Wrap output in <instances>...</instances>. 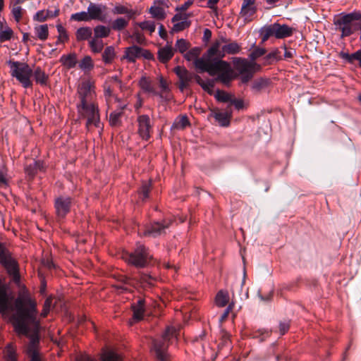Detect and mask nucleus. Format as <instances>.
<instances>
[{
	"label": "nucleus",
	"instance_id": "obj_1",
	"mask_svg": "<svg viewBox=\"0 0 361 361\" xmlns=\"http://www.w3.org/2000/svg\"><path fill=\"white\" fill-rule=\"evenodd\" d=\"M14 310L11 319L15 330L18 334L30 337L26 350L30 361H41L37 350L40 325L36 302L27 294L20 295L15 301Z\"/></svg>",
	"mask_w": 361,
	"mask_h": 361
},
{
	"label": "nucleus",
	"instance_id": "obj_2",
	"mask_svg": "<svg viewBox=\"0 0 361 361\" xmlns=\"http://www.w3.org/2000/svg\"><path fill=\"white\" fill-rule=\"evenodd\" d=\"M197 66L212 76L219 74L217 78L224 84L228 85L233 78L229 63L219 59L209 61L199 60Z\"/></svg>",
	"mask_w": 361,
	"mask_h": 361
},
{
	"label": "nucleus",
	"instance_id": "obj_3",
	"mask_svg": "<svg viewBox=\"0 0 361 361\" xmlns=\"http://www.w3.org/2000/svg\"><path fill=\"white\" fill-rule=\"evenodd\" d=\"M176 334L177 331L176 328L169 326L162 334L161 338L153 340L152 350L154 353L158 361H170L167 348L170 339L173 337H176Z\"/></svg>",
	"mask_w": 361,
	"mask_h": 361
},
{
	"label": "nucleus",
	"instance_id": "obj_4",
	"mask_svg": "<svg viewBox=\"0 0 361 361\" xmlns=\"http://www.w3.org/2000/svg\"><path fill=\"white\" fill-rule=\"evenodd\" d=\"M122 258L128 263L137 268H142L148 265L152 255L145 245L137 243L135 250L132 252H125Z\"/></svg>",
	"mask_w": 361,
	"mask_h": 361
},
{
	"label": "nucleus",
	"instance_id": "obj_5",
	"mask_svg": "<svg viewBox=\"0 0 361 361\" xmlns=\"http://www.w3.org/2000/svg\"><path fill=\"white\" fill-rule=\"evenodd\" d=\"M8 64L10 67V73L12 77L16 78L25 88L32 86L30 78L32 75V70L27 63L9 61Z\"/></svg>",
	"mask_w": 361,
	"mask_h": 361
},
{
	"label": "nucleus",
	"instance_id": "obj_6",
	"mask_svg": "<svg viewBox=\"0 0 361 361\" xmlns=\"http://www.w3.org/2000/svg\"><path fill=\"white\" fill-rule=\"evenodd\" d=\"M81 117L86 118V128L90 130L92 127L100 128V118L98 106L94 104H89L78 107Z\"/></svg>",
	"mask_w": 361,
	"mask_h": 361
},
{
	"label": "nucleus",
	"instance_id": "obj_7",
	"mask_svg": "<svg viewBox=\"0 0 361 361\" xmlns=\"http://www.w3.org/2000/svg\"><path fill=\"white\" fill-rule=\"evenodd\" d=\"M77 93L80 102L78 107L94 103L93 100L96 96L94 82L90 80H83L78 85Z\"/></svg>",
	"mask_w": 361,
	"mask_h": 361
},
{
	"label": "nucleus",
	"instance_id": "obj_8",
	"mask_svg": "<svg viewBox=\"0 0 361 361\" xmlns=\"http://www.w3.org/2000/svg\"><path fill=\"white\" fill-rule=\"evenodd\" d=\"M0 263L3 264L13 276V279L18 283L20 281V276L18 271L16 262L11 257V255L3 243H0Z\"/></svg>",
	"mask_w": 361,
	"mask_h": 361
},
{
	"label": "nucleus",
	"instance_id": "obj_9",
	"mask_svg": "<svg viewBox=\"0 0 361 361\" xmlns=\"http://www.w3.org/2000/svg\"><path fill=\"white\" fill-rule=\"evenodd\" d=\"M257 66L256 63L246 59H237L235 61V68L241 75L243 83H247L252 78Z\"/></svg>",
	"mask_w": 361,
	"mask_h": 361
},
{
	"label": "nucleus",
	"instance_id": "obj_10",
	"mask_svg": "<svg viewBox=\"0 0 361 361\" xmlns=\"http://www.w3.org/2000/svg\"><path fill=\"white\" fill-rule=\"evenodd\" d=\"M171 221L164 220L163 223L154 221L149 226H145L138 229V233L140 236L157 237L161 235L166 228H167Z\"/></svg>",
	"mask_w": 361,
	"mask_h": 361
},
{
	"label": "nucleus",
	"instance_id": "obj_11",
	"mask_svg": "<svg viewBox=\"0 0 361 361\" xmlns=\"http://www.w3.org/2000/svg\"><path fill=\"white\" fill-rule=\"evenodd\" d=\"M137 133L140 137L145 140H148L151 136L153 123L148 115L143 114L137 116Z\"/></svg>",
	"mask_w": 361,
	"mask_h": 361
},
{
	"label": "nucleus",
	"instance_id": "obj_12",
	"mask_svg": "<svg viewBox=\"0 0 361 361\" xmlns=\"http://www.w3.org/2000/svg\"><path fill=\"white\" fill-rule=\"evenodd\" d=\"M72 204V199L67 196H60L55 199L54 207L57 218H65L69 213Z\"/></svg>",
	"mask_w": 361,
	"mask_h": 361
},
{
	"label": "nucleus",
	"instance_id": "obj_13",
	"mask_svg": "<svg viewBox=\"0 0 361 361\" xmlns=\"http://www.w3.org/2000/svg\"><path fill=\"white\" fill-rule=\"evenodd\" d=\"M228 39L224 37L221 36L219 39H216L212 45L209 48V49L202 55V59L201 60L203 61H209L215 59L214 57L219 54V51H221L222 44L227 43Z\"/></svg>",
	"mask_w": 361,
	"mask_h": 361
},
{
	"label": "nucleus",
	"instance_id": "obj_14",
	"mask_svg": "<svg viewBox=\"0 0 361 361\" xmlns=\"http://www.w3.org/2000/svg\"><path fill=\"white\" fill-rule=\"evenodd\" d=\"M87 11L91 20L104 21L106 18V6L105 5L90 3L87 7Z\"/></svg>",
	"mask_w": 361,
	"mask_h": 361
},
{
	"label": "nucleus",
	"instance_id": "obj_15",
	"mask_svg": "<svg viewBox=\"0 0 361 361\" xmlns=\"http://www.w3.org/2000/svg\"><path fill=\"white\" fill-rule=\"evenodd\" d=\"M255 1L256 0L243 1L240 14L245 21H251L254 15L256 13L257 7L255 5Z\"/></svg>",
	"mask_w": 361,
	"mask_h": 361
},
{
	"label": "nucleus",
	"instance_id": "obj_16",
	"mask_svg": "<svg viewBox=\"0 0 361 361\" xmlns=\"http://www.w3.org/2000/svg\"><path fill=\"white\" fill-rule=\"evenodd\" d=\"M347 15H345L338 19L335 24L338 29L341 32V37L350 36L353 34V30L351 25V20Z\"/></svg>",
	"mask_w": 361,
	"mask_h": 361
},
{
	"label": "nucleus",
	"instance_id": "obj_17",
	"mask_svg": "<svg viewBox=\"0 0 361 361\" xmlns=\"http://www.w3.org/2000/svg\"><path fill=\"white\" fill-rule=\"evenodd\" d=\"M145 301L144 299H139L136 303L132 305V310L133 312V321L134 322L140 321L143 319L144 313L145 312Z\"/></svg>",
	"mask_w": 361,
	"mask_h": 361
},
{
	"label": "nucleus",
	"instance_id": "obj_18",
	"mask_svg": "<svg viewBox=\"0 0 361 361\" xmlns=\"http://www.w3.org/2000/svg\"><path fill=\"white\" fill-rule=\"evenodd\" d=\"M240 50V46L235 42L223 45L221 51L214 57V59H219L221 60L226 54H235Z\"/></svg>",
	"mask_w": 361,
	"mask_h": 361
},
{
	"label": "nucleus",
	"instance_id": "obj_19",
	"mask_svg": "<svg viewBox=\"0 0 361 361\" xmlns=\"http://www.w3.org/2000/svg\"><path fill=\"white\" fill-rule=\"evenodd\" d=\"M11 298L4 286H0V312L4 314L10 308Z\"/></svg>",
	"mask_w": 361,
	"mask_h": 361
},
{
	"label": "nucleus",
	"instance_id": "obj_20",
	"mask_svg": "<svg viewBox=\"0 0 361 361\" xmlns=\"http://www.w3.org/2000/svg\"><path fill=\"white\" fill-rule=\"evenodd\" d=\"M200 52L201 49L199 47H193L184 54V58L188 61H193V63L196 69L199 72L202 73L205 72V71L202 70L197 66V61L202 59V56L200 58L198 57Z\"/></svg>",
	"mask_w": 361,
	"mask_h": 361
},
{
	"label": "nucleus",
	"instance_id": "obj_21",
	"mask_svg": "<svg viewBox=\"0 0 361 361\" xmlns=\"http://www.w3.org/2000/svg\"><path fill=\"white\" fill-rule=\"evenodd\" d=\"M174 49L171 45L161 47L158 51V59L161 63H167L174 55Z\"/></svg>",
	"mask_w": 361,
	"mask_h": 361
},
{
	"label": "nucleus",
	"instance_id": "obj_22",
	"mask_svg": "<svg viewBox=\"0 0 361 361\" xmlns=\"http://www.w3.org/2000/svg\"><path fill=\"white\" fill-rule=\"evenodd\" d=\"M143 49L137 46L128 47L125 51L124 58L130 62H134L136 59L141 56Z\"/></svg>",
	"mask_w": 361,
	"mask_h": 361
},
{
	"label": "nucleus",
	"instance_id": "obj_23",
	"mask_svg": "<svg viewBox=\"0 0 361 361\" xmlns=\"http://www.w3.org/2000/svg\"><path fill=\"white\" fill-rule=\"evenodd\" d=\"M174 72L178 77L180 81H184L185 82H190L195 75L190 73L183 66H176L174 68Z\"/></svg>",
	"mask_w": 361,
	"mask_h": 361
},
{
	"label": "nucleus",
	"instance_id": "obj_24",
	"mask_svg": "<svg viewBox=\"0 0 361 361\" xmlns=\"http://www.w3.org/2000/svg\"><path fill=\"white\" fill-rule=\"evenodd\" d=\"M139 85L145 92L150 93L153 95L159 94V92H157L154 87L151 80L145 76H142L140 78Z\"/></svg>",
	"mask_w": 361,
	"mask_h": 361
},
{
	"label": "nucleus",
	"instance_id": "obj_25",
	"mask_svg": "<svg viewBox=\"0 0 361 361\" xmlns=\"http://www.w3.org/2000/svg\"><path fill=\"white\" fill-rule=\"evenodd\" d=\"M293 34V28L287 25L276 23V38L283 39L290 37Z\"/></svg>",
	"mask_w": 361,
	"mask_h": 361
},
{
	"label": "nucleus",
	"instance_id": "obj_26",
	"mask_svg": "<svg viewBox=\"0 0 361 361\" xmlns=\"http://www.w3.org/2000/svg\"><path fill=\"white\" fill-rule=\"evenodd\" d=\"M32 75L37 83L41 85H47L49 76L43 71L41 68L37 67L32 71Z\"/></svg>",
	"mask_w": 361,
	"mask_h": 361
},
{
	"label": "nucleus",
	"instance_id": "obj_27",
	"mask_svg": "<svg viewBox=\"0 0 361 361\" xmlns=\"http://www.w3.org/2000/svg\"><path fill=\"white\" fill-rule=\"evenodd\" d=\"M216 121H218L220 126L226 127L230 123V119L231 118V112H217L214 114Z\"/></svg>",
	"mask_w": 361,
	"mask_h": 361
},
{
	"label": "nucleus",
	"instance_id": "obj_28",
	"mask_svg": "<svg viewBox=\"0 0 361 361\" xmlns=\"http://www.w3.org/2000/svg\"><path fill=\"white\" fill-rule=\"evenodd\" d=\"M195 80L196 82L200 85L204 91L207 92L209 94H212V89L214 85V80H203L199 75H195Z\"/></svg>",
	"mask_w": 361,
	"mask_h": 361
},
{
	"label": "nucleus",
	"instance_id": "obj_29",
	"mask_svg": "<svg viewBox=\"0 0 361 361\" xmlns=\"http://www.w3.org/2000/svg\"><path fill=\"white\" fill-rule=\"evenodd\" d=\"M262 42L267 41L270 37H276V23L263 27L261 29Z\"/></svg>",
	"mask_w": 361,
	"mask_h": 361
},
{
	"label": "nucleus",
	"instance_id": "obj_30",
	"mask_svg": "<svg viewBox=\"0 0 361 361\" xmlns=\"http://www.w3.org/2000/svg\"><path fill=\"white\" fill-rule=\"evenodd\" d=\"M60 61L67 68H74L77 63L76 55L75 54L63 55L61 57Z\"/></svg>",
	"mask_w": 361,
	"mask_h": 361
},
{
	"label": "nucleus",
	"instance_id": "obj_31",
	"mask_svg": "<svg viewBox=\"0 0 361 361\" xmlns=\"http://www.w3.org/2000/svg\"><path fill=\"white\" fill-rule=\"evenodd\" d=\"M116 57L115 49L112 46L106 47L102 53V60L106 64L111 63Z\"/></svg>",
	"mask_w": 361,
	"mask_h": 361
},
{
	"label": "nucleus",
	"instance_id": "obj_32",
	"mask_svg": "<svg viewBox=\"0 0 361 361\" xmlns=\"http://www.w3.org/2000/svg\"><path fill=\"white\" fill-rule=\"evenodd\" d=\"M152 17L159 20L165 19L166 15L163 8L157 6L156 5L152 6L149 10Z\"/></svg>",
	"mask_w": 361,
	"mask_h": 361
},
{
	"label": "nucleus",
	"instance_id": "obj_33",
	"mask_svg": "<svg viewBox=\"0 0 361 361\" xmlns=\"http://www.w3.org/2000/svg\"><path fill=\"white\" fill-rule=\"evenodd\" d=\"M35 34L40 40L44 41L49 35V30L47 24L37 25L34 28Z\"/></svg>",
	"mask_w": 361,
	"mask_h": 361
},
{
	"label": "nucleus",
	"instance_id": "obj_34",
	"mask_svg": "<svg viewBox=\"0 0 361 361\" xmlns=\"http://www.w3.org/2000/svg\"><path fill=\"white\" fill-rule=\"evenodd\" d=\"M92 34V29L90 27H82L77 30L75 35L78 41H83L90 38Z\"/></svg>",
	"mask_w": 361,
	"mask_h": 361
},
{
	"label": "nucleus",
	"instance_id": "obj_35",
	"mask_svg": "<svg viewBox=\"0 0 361 361\" xmlns=\"http://www.w3.org/2000/svg\"><path fill=\"white\" fill-rule=\"evenodd\" d=\"M101 361H121V357L111 350H104L101 356Z\"/></svg>",
	"mask_w": 361,
	"mask_h": 361
},
{
	"label": "nucleus",
	"instance_id": "obj_36",
	"mask_svg": "<svg viewBox=\"0 0 361 361\" xmlns=\"http://www.w3.org/2000/svg\"><path fill=\"white\" fill-rule=\"evenodd\" d=\"M110 32L111 29L104 25H97L94 28V37L98 39L108 37Z\"/></svg>",
	"mask_w": 361,
	"mask_h": 361
},
{
	"label": "nucleus",
	"instance_id": "obj_37",
	"mask_svg": "<svg viewBox=\"0 0 361 361\" xmlns=\"http://www.w3.org/2000/svg\"><path fill=\"white\" fill-rule=\"evenodd\" d=\"M89 46L93 53H99L104 48V42L102 39L94 37L90 40Z\"/></svg>",
	"mask_w": 361,
	"mask_h": 361
},
{
	"label": "nucleus",
	"instance_id": "obj_38",
	"mask_svg": "<svg viewBox=\"0 0 361 361\" xmlns=\"http://www.w3.org/2000/svg\"><path fill=\"white\" fill-rule=\"evenodd\" d=\"M229 300V296L227 292L220 290L216 294L215 302L216 305L219 307H224L226 306Z\"/></svg>",
	"mask_w": 361,
	"mask_h": 361
},
{
	"label": "nucleus",
	"instance_id": "obj_39",
	"mask_svg": "<svg viewBox=\"0 0 361 361\" xmlns=\"http://www.w3.org/2000/svg\"><path fill=\"white\" fill-rule=\"evenodd\" d=\"M114 14H126L129 18L133 17L135 12L122 5H116L112 10Z\"/></svg>",
	"mask_w": 361,
	"mask_h": 361
},
{
	"label": "nucleus",
	"instance_id": "obj_40",
	"mask_svg": "<svg viewBox=\"0 0 361 361\" xmlns=\"http://www.w3.org/2000/svg\"><path fill=\"white\" fill-rule=\"evenodd\" d=\"M267 63H271L282 59L281 53L279 49H276L268 54L264 58Z\"/></svg>",
	"mask_w": 361,
	"mask_h": 361
},
{
	"label": "nucleus",
	"instance_id": "obj_41",
	"mask_svg": "<svg viewBox=\"0 0 361 361\" xmlns=\"http://www.w3.org/2000/svg\"><path fill=\"white\" fill-rule=\"evenodd\" d=\"M190 25V22L187 20V17H184V20L173 24L171 32H179L188 27Z\"/></svg>",
	"mask_w": 361,
	"mask_h": 361
},
{
	"label": "nucleus",
	"instance_id": "obj_42",
	"mask_svg": "<svg viewBox=\"0 0 361 361\" xmlns=\"http://www.w3.org/2000/svg\"><path fill=\"white\" fill-rule=\"evenodd\" d=\"M123 113L121 111L111 112L109 115V123L111 126H118L121 124V117Z\"/></svg>",
	"mask_w": 361,
	"mask_h": 361
},
{
	"label": "nucleus",
	"instance_id": "obj_43",
	"mask_svg": "<svg viewBox=\"0 0 361 361\" xmlns=\"http://www.w3.org/2000/svg\"><path fill=\"white\" fill-rule=\"evenodd\" d=\"M268 85V80L264 78L255 80L252 85V90L255 92H259L265 88Z\"/></svg>",
	"mask_w": 361,
	"mask_h": 361
},
{
	"label": "nucleus",
	"instance_id": "obj_44",
	"mask_svg": "<svg viewBox=\"0 0 361 361\" xmlns=\"http://www.w3.org/2000/svg\"><path fill=\"white\" fill-rule=\"evenodd\" d=\"M189 125V121L186 116H182L176 119L173 124V128L176 129H184Z\"/></svg>",
	"mask_w": 361,
	"mask_h": 361
},
{
	"label": "nucleus",
	"instance_id": "obj_45",
	"mask_svg": "<svg viewBox=\"0 0 361 361\" xmlns=\"http://www.w3.org/2000/svg\"><path fill=\"white\" fill-rule=\"evenodd\" d=\"M137 25L143 30L148 31L150 34L155 31L156 25L154 21L146 20L137 23Z\"/></svg>",
	"mask_w": 361,
	"mask_h": 361
},
{
	"label": "nucleus",
	"instance_id": "obj_46",
	"mask_svg": "<svg viewBox=\"0 0 361 361\" xmlns=\"http://www.w3.org/2000/svg\"><path fill=\"white\" fill-rule=\"evenodd\" d=\"M128 24V21L123 18L116 19L111 24V28L114 30H121Z\"/></svg>",
	"mask_w": 361,
	"mask_h": 361
},
{
	"label": "nucleus",
	"instance_id": "obj_47",
	"mask_svg": "<svg viewBox=\"0 0 361 361\" xmlns=\"http://www.w3.org/2000/svg\"><path fill=\"white\" fill-rule=\"evenodd\" d=\"M71 19L75 21H89L91 20L88 11H82L71 15Z\"/></svg>",
	"mask_w": 361,
	"mask_h": 361
},
{
	"label": "nucleus",
	"instance_id": "obj_48",
	"mask_svg": "<svg viewBox=\"0 0 361 361\" xmlns=\"http://www.w3.org/2000/svg\"><path fill=\"white\" fill-rule=\"evenodd\" d=\"M342 56L343 59L347 60L350 63H353L355 61H357L360 63L361 62V49L352 54L344 53L342 54Z\"/></svg>",
	"mask_w": 361,
	"mask_h": 361
},
{
	"label": "nucleus",
	"instance_id": "obj_49",
	"mask_svg": "<svg viewBox=\"0 0 361 361\" xmlns=\"http://www.w3.org/2000/svg\"><path fill=\"white\" fill-rule=\"evenodd\" d=\"M190 44L184 39H179L176 41L175 47L176 50L178 51L180 53H185L189 48Z\"/></svg>",
	"mask_w": 361,
	"mask_h": 361
},
{
	"label": "nucleus",
	"instance_id": "obj_50",
	"mask_svg": "<svg viewBox=\"0 0 361 361\" xmlns=\"http://www.w3.org/2000/svg\"><path fill=\"white\" fill-rule=\"evenodd\" d=\"M215 98L220 102H231L232 97L223 90H217L214 94Z\"/></svg>",
	"mask_w": 361,
	"mask_h": 361
},
{
	"label": "nucleus",
	"instance_id": "obj_51",
	"mask_svg": "<svg viewBox=\"0 0 361 361\" xmlns=\"http://www.w3.org/2000/svg\"><path fill=\"white\" fill-rule=\"evenodd\" d=\"M93 66L92 60L89 56H85L79 63V67L82 70H90Z\"/></svg>",
	"mask_w": 361,
	"mask_h": 361
},
{
	"label": "nucleus",
	"instance_id": "obj_52",
	"mask_svg": "<svg viewBox=\"0 0 361 361\" xmlns=\"http://www.w3.org/2000/svg\"><path fill=\"white\" fill-rule=\"evenodd\" d=\"M140 281L145 286H153L155 279L148 274L142 273L140 276Z\"/></svg>",
	"mask_w": 361,
	"mask_h": 361
},
{
	"label": "nucleus",
	"instance_id": "obj_53",
	"mask_svg": "<svg viewBox=\"0 0 361 361\" xmlns=\"http://www.w3.org/2000/svg\"><path fill=\"white\" fill-rule=\"evenodd\" d=\"M56 29L59 32L58 41L61 42H65L68 41V35L67 34L66 29L61 24L56 25Z\"/></svg>",
	"mask_w": 361,
	"mask_h": 361
},
{
	"label": "nucleus",
	"instance_id": "obj_54",
	"mask_svg": "<svg viewBox=\"0 0 361 361\" xmlns=\"http://www.w3.org/2000/svg\"><path fill=\"white\" fill-rule=\"evenodd\" d=\"M13 35V30L10 27L0 30V41L5 42L11 39Z\"/></svg>",
	"mask_w": 361,
	"mask_h": 361
},
{
	"label": "nucleus",
	"instance_id": "obj_55",
	"mask_svg": "<svg viewBox=\"0 0 361 361\" xmlns=\"http://www.w3.org/2000/svg\"><path fill=\"white\" fill-rule=\"evenodd\" d=\"M51 303H52V297L50 296L46 299V300L44 303L43 310L41 312V317H47V315L48 314V313L50 311Z\"/></svg>",
	"mask_w": 361,
	"mask_h": 361
},
{
	"label": "nucleus",
	"instance_id": "obj_56",
	"mask_svg": "<svg viewBox=\"0 0 361 361\" xmlns=\"http://www.w3.org/2000/svg\"><path fill=\"white\" fill-rule=\"evenodd\" d=\"M265 53L266 49L264 48L257 47L251 52V54H250V58L252 61H255L259 57L264 55Z\"/></svg>",
	"mask_w": 361,
	"mask_h": 361
},
{
	"label": "nucleus",
	"instance_id": "obj_57",
	"mask_svg": "<svg viewBox=\"0 0 361 361\" xmlns=\"http://www.w3.org/2000/svg\"><path fill=\"white\" fill-rule=\"evenodd\" d=\"M8 184L6 170L4 166L0 167V186H6Z\"/></svg>",
	"mask_w": 361,
	"mask_h": 361
},
{
	"label": "nucleus",
	"instance_id": "obj_58",
	"mask_svg": "<svg viewBox=\"0 0 361 361\" xmlns=\"http://www.w3.org/2000/svg\"><path fill=\"white\" fill-rule=\"evenodd\" d=\"M47 18H49V12H47V11L43 10L37 12V13L34 16V19L39 22H44Z\"/></svg>",
	"mask_w": 361,
	"mask_h": 361
},
{
	"label": "nucleus",
	"instance_id": "obj_59",
	"mask_svg": "<svg viewBox=\"0 0 361 361\" xmlns=\"http://www.w3.org/2000/svg\"><path fill=\"white\" fill-rule=\"evenodd\" d=\"M159 87L161 88V92H159V94H158L159 97H163V94L168 92L169 90V87H168V85H167V82H166V80L163 78V77H159Z\"/></svg>",
	"mask_w": 361,
	"mask_h": 361
},
{
	"label": "nucleus",
	"instance_id": "obj_60",
	"mask_svg": "<svg viewBox=\"0 0 361 361\" xmlns=\"http://www.w3.org/2000/svg\"><path fill=\"white\" fill-rule=\"evenodd\" d=\"M12 13L17 22H19L22 17V8L20 6H15L12 9Z\"/></svg>",
	"mask_w": 361,
	"mask_h": 361
},
{
	"label": "nucleus",
	"instance_id": "obj_61",
	"mask_svg": "<svg viewBox=\"0 0 361 361\" xmlns=\"http://www.w3.org/2000/svg\"><path fill=\"white\" fill-rule=\"evenodd\" d=\"M233 307H234V302H231V303H229L228 306L224 310V312L222 314V315L221 316V317L219 319V322H223L224 321H225L226 319V318L228 317L230 312L233 310Z\"/></svg>",
	"mask_w": 361,
	"mask_h": 361
},
{
	"label": "nucleus",
	"instance_id": "obj_62",
	"mask_svg": "<svg viewBox=\"0 0 361 361\" xmlns=\"http://www.w3.org/2000/svg\"><path fill=\"white\" fill-rule=\"evenodd\" d=\"M290 324L288 322H283L279 324V332L281 335H284L289 329Z\"/></svg>",
	"mask_w": 361,
	"mask_h": 361
},
{
	"label": "nucleus",
	"instance_id": "obj_63",
	"mask_svg": "<svg viewBox=\"0 0 361 361\" xmlns=\"http://www.w3.org/2000/svg\"><path fill=\"white\" fill-rule=\"evenodd\" d=\"M150 191V184L145 183L142 185L141 188V193L143 196V199H146L148 197L149 192Z\"/></svg>",
	"mask_w": 361,
	"mask_h": 361
},
{
	"label": "nucleus",
	"instance_id": "obj_64",
	"mask_svg": "<svg viewBox=\"0 0 361 361\" xmlns=\"http://www.w3.org/2000/svg\"><path fill=\"white\" fill-rule=\"evenodd\" d=\"M353 22V20H361V12L360 11H354L350 13L346 14Z\"/></svg>",
	"mask_w": 361,
	"mask_h": 361
}]
</instances>
